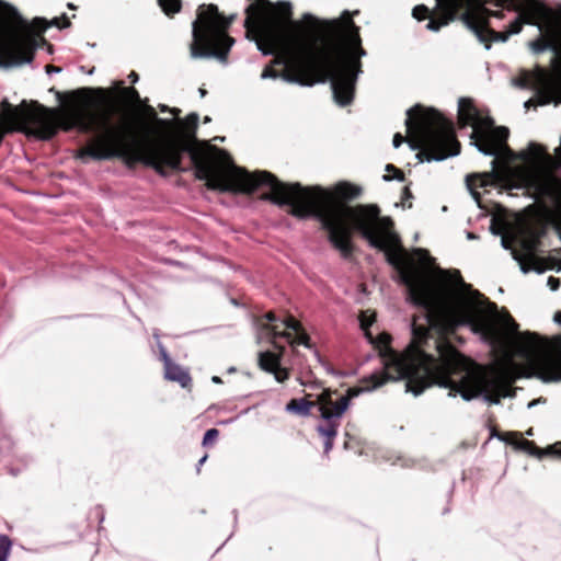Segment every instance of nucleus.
<instances>
[{
  "instance_id": "21",
  "label": "nucleus",
  "mask_w": 561,
  "mask_h": 561,
  "mask_svg": "<svg viewBox=\"0 0 561 561\" xmlns=\"http://www.w3.org/2000/svg\"><path fill=\"white\" fill-rule=\"evenodd\" d=\"M472 32L480 42L485 44L486 49H490L492 42H506L511 36L507 31L497 32L492 30L485 21L474 24L472 26Z\"/></svg>"
},
{
  "instance_id": "18",
  "label": "nucleus",
  "mask_w": 561,
  "mask_h": 561,
  "mask_svg": "<svg viewBox=\"0 0 561 561\" xmlns=\"http://www.w3.org/2000/svg\"><path fill=\"white\" fill-rule=\"evenodd\" d=\"M543 233V230L529 229L522 237L519 245L523 251V257L517 255V253L514 254V257L519 261L523 272L527 273L530 270L529 266H526L524 261L534 263L537 260L536 252L541 245V238Z\"/></svg>"
},
{
  "instance_id": "12",
  "label": "nucleus",
  "mask_w": 561,
  "mask_h": 561,
  "mask_svg": "<svg viewBox=\"0 0 561 561\" xmlns=\"http://www.w3.org/2000/svg\"><path fill=\"white\" fill-rule=\"evenodd\" d=\"M554 71L550 72L537 66L533 71L520 75L519 85L537 92L538 104H561V59H554Z\"/></svg>"
},
{
  "instance_id": "47",
  "label": "nucleus",
  "mask_w": 561,
  "mask_h": 561,
  "mask_svg": "<svg viewBox=\"0 0 561 561\" xmlns=\"http://www.w3.org/2000/svg\"><path fill=\"white\" fill-rule=\"evenodd\" d=\"M554 228L561 239V216L556 220Z\"/></svg>"
},
{
  "instance_id": "10",
  "label": "nucleus",
  "mask_w": 561,
  "mask_h": 561,
  "mask_svg": "<svg viewBox=\"0 0 561 561\" xmlns=\"http://www.w3.org/2000/svg\"><path fill=\"white\" fill-rule=\"evenodd\" d=\"M236 15L226 16L216 4H201L196 19L192 23L191 55L194 58L215 57L226 61L234 44V38L228 34Z\"/></svg>"
},
{
  "instance_id": "29",
  "label": "nucleus",
  "mask_w": 561,
  "mask_h": 561,
  "mask_svg": "<svg viewBox=\"0 0 561 561\" xmlns=\"http://www.w3.org/2000/svg\"><path fill=\"white\" fill-rule=\"evenodd\" d=\"M12 541L7 535H0V561H8Z\"/></svg>"
},
{
  "instance_id": "51",
  "label": "nucleus",
  "mask_w": 561,
  "mask_h": 561,
  "mask_svg": "<svg viewBox=\"0 0 561 561\" xmlns=\"http://www.w3.org/2000/svg\"><path fill=\"white\" fill-rule=\"evenodd\" d=\"M159 110L161 112H170V107L168 105H164V104H160L159 105Z\"/></svg>"
},
{
  "instance_id": "41",
  "label": "nucleus",
  "mask_w": 561,
  "mask_h": 561,
  "mask_svg": "<svg viewBox=\"0 0 561 561\" xmlns=\"http://www.w3.org/2000/svg\"><path fill=\"white\" fill-rule=\"evenodd\" d=\"M491 437H497L501 440H506L505 434L499 432L496 425H490Z\"/></svg>"
},
{
  "instance_id": "56",
  "label": "nucleus",
  "mask_w": 561,
  "mask_h": 561,
  "mask_svg": "<svg viewBox=\"0 0 561 561\" xmlns=\"http://www.w3.org/2000/svg\"><path fill=\"white\" fill-rule=\"evenodd\" d=\"M209 121H210V118L208 116H206L205 119H204L205 123H207Z\"/></svg>"
},
{
  "instance_id": "25",
  "label": "nucleus",
  "mask_w": 561,
  "mask_h": 561,
  "mask_svg": "<svg viewBox=\"0 0 561 561\" xmlns=\"http://www.w3.org/2000/svg\"><path fill=\"white\" fill-rule=\"evenodd\" d=\"M310 397L311 394H307L305 398L301 399H291L286 404V411L294 414L308 416L313 407H319L318 398L316 399V401H312L309 399Z\"/></svg>"
},
{
  "instance_id": "53",
  "label": "nucleus",
  "mask_w": 561,
  "mask_h": 561,
  "mask_svg": "<svg viewBox=\"0 0 561 561\" xmlns=\"http://www.w3.org/2000/svg\"><path fill=\"white\" fill-rule=\"evenodd\" d=\"M201 96H205L207 91L203 88L199 89Z\"/></svg>"
},
{
  "instance_id": "22",
  "label": "nucleus",
  "mask_w": 561,
  "mask_h": 561,
  "mask_svg": "<svg viewBox=\"0 0 561 561\" xmlns=\"http://www.w3.org/2000/svg\"><path fill=\"white\" fill-rule=\"evenodd\" d=\"M479 110L477 108L472 99L469 98H460L458 102V125L460 128L471 125L474 121H477V116L479 115Z\"/></svg>"
},
{
  "instance_id": "38",
  "label": "nucleus",
  "mask_w": 561,
  "mask_h": 561,
  "mask_svg": "<svg viewBox=\"0 0 561 561\" xmlns=\"http://www.w3.org/2000/svg\"><path fill=\"white\" fill-rule=\"evenodd\" d=\"M548 455H554L561 457V442L550 445L545 450Z\"/></svg>"
},
{
  "instance_id": "11",
  "label": "nucleus",
  "mask_w": 561,
  "mask_h": 561,
  "mask_svg": "<svg viewBox=\"0 0 561 561\" xmlns=\"http://www.w3.org/2000/svg\"><path fill=\"white\" fill-rule=\"evenodd\" d=\"M362 392L360 388H348L346 394L333 399L337 396L336 390L323 389L318 396L319 411L322 423L317 426L319 435L325 438L324 454H329L333 448L334 439L341 424V417L348 409L351 400Z\"/></svg>"
},
{
  "instance_id": "17",
  "label": "nucleus",
  "mask_w": 561,
  "mask_h": 561,
  "mask_svg": "<svg viewBox=\"0 0 561 561\" xmlns=\"http://www.w3.org/2000/svg\"><path fill=\"white\" fill-rule=\"evenodd\" d=\"M437 11L428 18L426 28L433 32L439 31L443 26L454 21L462 9L465 0H436Z\"/></svg>"
},
{
  "instance_id": "48",
  "label": "nucleus",
  "mask_w": 561,
  "mask_h": 561,
  "mask_svg": "<svg viewBox=\"0 0 561 561\" xmlns=\"http://www.w3.org/2000/svg\"><path fill=\"white\" fill-rule=\"evenodd\" d=\"M128 78L130 79V81H131L133 83L137 82V81H138V79H139L138 73H137V72H135V71H131V72L129 73Z\"/></svg>"
},
{
  "instance_id": "26",
  "label": "nucleus",
  "mask_w": 561,
  "mask_h": 561,
  "mask_svg": "<svg viewBox=\"0 0 561 561\" xmlns=\"http://www.w3.org/2000/svg\"><path fill=\"white\" fill-rule=\"evenodd\" d=\"M158 3L168 16L179 13L182 8L181 0H158Z\"/></svg>"
},
{
  "instance_id": "20",
  "label": "nucleus",
  "mask_w": 561,
  "mask_h": 561,
  "mask_svg": "<svg viewBox=\"0 0 561 561\" xmlns=\"http://www.w3.org/2000/svg\"><path fill=\"white\" fill-rule=\"evenodd\" d=\"M160 357L163 362L165 379L179 382L182 388H190L192 385L190 374L183 367L173 363L163 347L161 348Z\"/></svg>"
},
{
  "instance_id": "1",
  "label": "nucleus",
  "mask_w": 561,
  "mask_h": 561,
  "mask_svg": "<svg viewBox=\"0 0 561 561\" xmlns=\"http://www.w3.org/2000/svg\"><path fill=\"white\" fill-rule=\"evenodd\" d=\"M322 46L302 34V23L293 20L289 1L257 0L245 9L247 38L254 41L263 55L274 58L262 71V79H278L304 87L331 82L334 101L341 106L354 100L362 46L359 27L351 13L323 23Z\"/></svg>"
},
{
  "instance_id": "15",
  "label": "nucleus",
  "mask_w": 561,
  "mask_h": 561,
  "mask_svg": "<svg viewBox=\"0 0 561 561\" xmlns=\"http://www.w3.org/2000/svg\"><path fill=\"white\" fill-rule=\"evenodd\" d=\"M541 25L542 28L539 30L542 32V35L530 43L533 50L535 53H542L551 49L556 53V56H559L561 44H559L560 21L558 12L556 11V15L552 18L542 19Z\"/></svg>"
},
{
  "instance_id": "7",
  "label": "nucleus",
  "mask_w": 561,
  "mask_h": 561,
  "mask_svg": "<svg viewBox=\"0 0 561 561\" xmlns=\"http://www.w3.org/2000/svg\"><path fill=\"white\" fill-rule=\"evenodd\" d=\"M496 324L503 341L496 342L481 335L493 346L507 348L515 344L519 354L527 359L529 376H535L543 382L561 381V333L552 337L542 336L537 332H518V323L511 313L496 307Z\"/></svg>"
},
{
  "instance_id": "40",
  "label": "nucleus",
  "mask_w": 561,
  "mask_h": 561,
  "mask_svg": "<svg viewBox=\"0 0 561 561\" xmlns=\"http://www.w3.org/2000/svg\"><path fill=\"white\" fill-rule=\"evenodd\" d=\"M560 284H561V282H560V278H558V277L550 276L548 278V286L550 287L551 290L559 289Z\"/></svg>"
},
{
  "instance_id": "6",
  "label": "nucleus",
  "mask_w": 561,
  "mask_h": 561,
  "mask_svg": "<svg viewBox=\"0 0 561 561\" xmlns=\"http://www.w3.org/2000/svg\"><path fill=\"white\" fill-rule=\"evenodd\" d=\"M405 121L408 136L397 133L392 144L399 148L408 142L412 150H417L416 158L423 162L442 161L460 153L453 121L446 118L433 107L416 104L408 111Z\"/></svg>"
},
{
  "instance_id": "8",
  "label": "nucleus",
  "mask_w": 561,
  "mask_h": 561,
  "mask_svg": "<svg viewBox=\"0 0 561 561\" xmlns=\"http://www.w3.org/2000/svg\"><path fill=\"white\" fill-rule=\"evenodd\" d=\"M494 157L491 171L467 175V186L476 199L480 198L477 190L488 186L538 188L541 185L539 171L550 167L553 161L545 147L538 144H530L528 151L517 154L526 165L512 167L507 161L500 162L497 156Z\"/></svg>"
},
{
  "instance_id": "54",
  "label": "nucleus",
  "mask_w": 561,
  "mask_h": 561,
  "mask_svg": "<svg viewBox=\"0 0 561 561\" xmlns=\"http://www.w3.org/2000/svg\"><path fill=\"white\" fill-rule=\"evenodd\" d=\"M456 274H457V276H458L459 280H460V282H463V280H462V277H461V275H460V272H459V271H456Z\"/></svg>"
},
{
  "instance_id": "23",
  "label": "nucleus",
  "mask_w": 561,
  "mask_h": 561,
  "mask_svg": "<svg viewBox=\"0 0 561 561\" xmlns=\"http://www.w3.org/2000/svg\"><path fill=\"white\" fill-rule=\"evenodd\" d=\"M505 16L503 10H490L481 5L476 13H466L463 19L468 26L472 30L474 24L485 21L489 22L490 18L503 19ZM490 25V23H488Z\"/></svg>"
},
{
  "instance_id": "9",
  "label": "nucleus",
  "mask_w": 561,
  "mask_h": 561,
  "mask_svg": "<svg viewBox=\"0 0 561 561\" xmlns=\"http://www.w3.org/2000/svg\"><path fill=\"white\" fill-rule=\"evenodd\" d=\"M50 24L35 18L31 25L18 11L0 1V66H21L33 61L39 45H49L42 36Z\"/></svg>"
},
{
  "instance_id": "31",
  "label": "nucleus",
  "mask_w": 561,
  "mask_h": 561,
  "mask_svg": "<svg viewBox=\"0 0 561 561\" xmlns=\"http://www.w3.org/2000/svg\"><path fill=\"white\" fill-rule=\"evenodd\" d=\"M412 15L417 21H424L428 19L432 15V13L425 4H417L413 8Z\"/></svg>"
},
{
  "instance_id": "49",
  "label": "nucleus",
  "mask_w": 561,
  "mask_h": 561,
  "mask_svg": "<svg viewBox=\"0 0 561 561\" xmlns=\"http://www.w3.org/2000/svg\"><path fill=\"white\" fill-rule=\"evenodd\" d=\"M553 320H554L559 325H561V311H557V312L554 313Z\"/></svg>"
},
{
  "instance_id": "45",
  "label": "nucleus",
  "mask_w": 561,
  "mask_h": 561,
  "mask_svg": "<svg viewBox=\"0 0 561 561\" xmlns=\"http://www.w3.org/2000/svg\"><path fill=\"white\" fill-rule=\"evenodd\" d=\"M207 458H208V455H207V454H205V455H204V456L198 460L197 468H196L197 473H199V472H201V467L206 462Z\"/></svg>"
},
{
  "instance_id": "46",
  "label": "nucleus",
  "mask_w": 561,
  "mask_h": 561,
  "mask_svg": "<svg viewBox=\"0 0 561 561\" xmlns=\"http://www.w3.org/2000/svg\"><path fill=\"white\" fill-rule=\"evenodd\" d=\"M60 70H61V69H60L59 67L54 66V65H47V66H46V71H47L48 73H50V72H59Z\"/></svg>"
},
{
  "instance_id": "39",
  "label": "nucleus",
  "mask_w": 561,
  "mask_h": 561,
  "mask_svg": "<svg viewBox=\"0 0 561 561\" xmlns=\"http://www.w3.org/2000/svg\"><path fill=\"white\" fill-rule=\"evenodd\" d=\"M413 198V194L410 190V186L409 185H405L402 190V204L405 205L410 199Z\"/></svg>"
},
{
  "instance_id": "37",
  "label": "nucleus",
  "mask_w": 561,
  "mask_h": 561,
  "mask_svg": "<svg viewBox=\"0 0 561 561\" xmlns=\"http://www.w3.org/2000/svg\"><path fill=\"white\" fill-rule=\"evenodd\" d=\"M304 23L307 24L308 27L314 28L320 24V21L314 18L312 14L306 13L302 18Z\"/></svg>"
},
{
  "instance_id": "27",
  "label": "nucleus",
  "mask_w": 561,
  "mask_h": 561,
  "mask_svg": "<svg viewBox=\"0 0 561 561\" xmlns=\"http://www.w3.org/2000/svg\"><path fill=\"white\" fill-rule=\"evenodd\" d=\"M359 321L360 328L364 331L366 339L369 341L370 344H374V340L376 339V336L373 335L370 327L375 322V316H373L371 318H366V316L362 313Z\"/></svg>"
},
{
  "instance_id": "2",
  "label": "nucleus",
  "mask_w": 561,
  "mask_h": 561,
  "mask_svg": "<svg viewBox=\"0 0 561 561\" xmlns=\"http://www.w3.org/2000/svg\"><path fill=\"white\" fill-rule=\"evenodd\" d=\"M259 187L268 186L270 192L260 196L279 207L288 206L287 214L297 219L316 218L327 231L331 245L350 259L354 251V232L368 241L369 245L385 252L387 262L399 273L402 284H408L415 293L420 288L413 270L403 266V261L413 265L415 256L421 265L433 262L428 250L416 248L410 254L402 245L400 236L394 230V221L389 216H380L376 204L350 206L362 194V188L348 182H341L332 190L320 185L304 186L299 182L285 183L268 171L259 175Z\"/></svg>"
},
{
  "instance_id": "24",
  "label": "nucleus",
  "mask_w": 561,
  "mask_h": 561,
  "mask_svg": "<svg viewBox=\"0 0 561 561\" xmlns=\"http://www.w3.org/2000/svg\"><path fill=\"white\" fill-rule=\"evenodd\" d=\"M273 344L279 350L278 353L265 351L259 354L260 368L270 374L280 364L282 355L285 350L284 346H278L275 340H273Z\"/></svg>"
},
{
  "instance_id": "34",
  "label": "nucleus",
  "mask_w": 561,
  "mask_h": 561,
  "mask_svg": "<svg viewBox=\"0 0 561 561\" xmlns=\"http://www.w3.org/2000/svg\"><path fill=\"white\" fill-rule=\"evenodd\" d=\"M522 447L529 451L533 455H539L541 453L540 448L533 440L523 439L520 442Z\"/></svg>"
},
{
  "instance_id": "30",
  "label": "nucleus",
  "mask_w": 561,
  "mask_h": 561,
  "mask_svg": "<svg viewBox=\"0 0 561 561\" xmlns=\"http://www.w3.org/2000/svg\"><path fill=\"white\" fill-rule=\"evenodd\" d=\"M154 124L158 127H160V128H162L164 130L170 131V134L168 136L176 133V130H178L176 118L175 119H165V118L158 117L157 121L154 122Z\"/></svg>"
},
{
  "instance_id": "28",
  "label": "nucleus",
  "mask_w": 561,
  "mask_h": 561,
  "mask_svg": "<svg viewBox=\"0 0 561 561\" xmlns=\"http://www.w3.org/2000/svg\"><path fill=\"white\" fill-rule=\"evenodd\" d=\"M386 171L388 172V174H385L383 175V180L385 181H391V180H398L400 182H403L405 181V174L404 172L397 168L396 165L389 163L386 165Z\"/></svg>"
},
{
  "instance_id": "33",
  "label": "nucleus",
  "mask_w": 561,
  "mask_h": 561,
  "mask_svg": "<svg viewBox=\"0 0 561 561\" xmlns=\"http://www.w3.org/2000/svg\"><path fill=\"white\" fill-rule=\"evenodd\" d=\"M271 374L274 375L275 379L278 382H284L285 380H287L289 378V375H290L289 369L282 367L280 364Z\"/></svg>"
},
{
  "instance_id": "4",
  "label": "nucleus",
  "mask_w": 561,
  "mask_h": 561,
  "mask_svg": "<svg viewBox=\"0 0 561 561\" xmlns=\"http://www.w3.org/2000/svg\"><path fill=\"white\" fill-rule=\"evenodd\" d=\"M403 266L410 268V263L403 261ZM419 291L408 288L409 300L416 307L422 308L421 317H413L411 330L412 339L404 354L400 355L391 347L392 337L389 333L382 332L374 340V348L378 351L381 358L382 371L373 374L367 381L371 385L367 389H376L388 381L405 379L407 391L414 396L421 394L425 389L433 386V379L439 367V357L427 354L423 350L431 337V329L446 324L451 329L459 325H469L474 333L484 335L496 342L503 341V334L496 324V304L490 301L479 291L476 295L482 299L474 302L465 297H458L457 304H451L438 291L424 271L416 265L413 256V265Z\"/></svg>"
},
{
  "instance_id": "16",
  "label": "nucleus",
  "mask_w": 561,
  "mask_h": 561,
  "mask_svg": "<svg viewBox=\"0 0 561 561\" xmlns=\"http://www.w3.org/2000/svg\"><path fill=\"white\" fill-rule=\"evenodd\" d=\"M282 325L284 327L283 330H280V325L268 324L273 340H276L277 337H285L293 346L305 345L310 347V336L297 319L289 314L283 321Z\"/></svg>"
},
{
  "instance_id": "55",
  "label": "nucleus",
  "mask_w": 561,
  "mask_h": 561,
  "mask_svg": "<svg viewBox=\"0 0 561 561\" xmlns=\"http://www.w3.org/2000/svg\"><path fill=\"white\" fill-rule=\"evenodd\" d=\"M69 9H76V7L72 3H68Z\"/></svg>"
},
{
  "instance_id": "5",
  "label": "nucleus",
  "mask_w": 561,
  "mask_h": 561,
  "mask_svg": "<svg viewBox=\"0 0 561 561\" xmlns=\"http://www.w3.org/2000/svg\"><path fill=\"white\" fill-rule=\"evenodd\" d=\"M435 344L439 367L433 385L449 389V396L459 394L466 401L483 396L491 404H499L502 398L515 396L513 383L518 375L511 357L504 365L485 368L470 362L444 336L436 339Z\"/></svg>"
},
{
  "instance_id": "32",
  "label": "nucleus",
  "mask_w": 561,
  "mask_h": 561,
  "mask_svg": "<svg viewBox=\"0 0 561 561\" xmlns=\"http://www.w3.org/2000/svg\"><path fill=\"white\" fill-rule=\"evenodd\" d=\"M219 436V431L217 428H209L208 431H206L204 437H203V442H202V445L204 447H210L215 444V442L217 440Z\"/></svg>"
},
{
  "instance_id": "50",
  "label": "nucleus",
  "mask_w": 561,
  "mask_h": 561,
  "mask_svg": "<svg viewBox=\"0 0 561 561\" xmlns=\"http://www.w3.org/2000/svg\"><path fill=\"white\" fill-rule=\"evenodd\" d=\"M170 113H172L175 116V118H179L181 110L176 108V107H172V108H170Z\"/></svg>"
},
{
  "instance_id": "3",
  "label": "nucleus",
  "mask_w": 561,
  "mask_h": 561,
  "mask_svg": "<svg viewBox=\"0 0 561 561\" xmlns=\"http://www.w3.org/2000/svg\"><path fill=\"white\" fill-rule=\"evenodd\" d=\"M197 113H190L184 119L176 118V133L160 140L139 141L128 125L114 124L105 115L99 125L103 133L88 147L78 150L80 159L96 161L122 159L133 168L137 163L165 176L169 171L183 172L184 153H188L195 176L206 181L207 188L222 193L252 194L259 188L261 171L250 173L234 164L230 153L206 140L196 137ZM98 127L96 121L81 119L83 130Z\"/></svg>"
},
{
  "instance_id": "19",
  "label": "nucleus",
  "mask_w": 561,
  "mask_h": 561,
  "mask_svg": "<svg viewBox=\"0 0 561 561\" xmlns=\"http://www.w3.org/2000/svg\"><path fill=\"white\" fill-rule=\"evenodd\" d=\"M115 84H116V88L110 89V90H114V95L112 98H110L107 102L106 101L102 102L100 99H93L94 106L95 105L106 106V108L99 111L98 113L108 112V113H111V116L113 117V111H111L110 107L112 108L117 96H119L121 99H123L124 101L129 102V103L140 102V94L134 87H124L123 81H117Z\"/></svg>"
},
{
  "instance_id": "44",
  "label": "nucleus",
  "mask_w": 561,
  "mask_h": 561,
  "mask_svg": "<svg viewBox=\"0 0 561 561\" xmlns=\"http://www.w3.org/2000/svg\"><path fill=\"white\" fill-rule=\"evenodd\" d=\"M537 105H539L537 96L535 99H529L528 101L525 102V107L526 108H529L530 106L536 107Z\"/></svg>"
},
{
  "instance_id": "35",
  "label": "nucleus",
  "mask_w": 561,
  "mask_h": 561,
  "mask_svg": "<svg viewBox=\"0 0 561 561\" xmlns=\"http://www.w3.org/2000/svg\"><path fill=\"white\" fill-rule=\"evenodd\" d=\"M50 24L59 28H67L71 25V22L69 18L64 13L61 16L55 18Z\"/></svg>"
},
{
  "instance_id": "14",
  "label": "nucleus",
  "mask_w": 561,
  "mask_h": 561,
  "mask_svg": "<svg viewBox=\"0 0 561 561\" xmlns=\"http://www.w3.org/2000/svg\"><path fill=\"white\" fill-rule=\"evenodd\" d=\"M470 126L473 127L471 138L474 145L482 153L486 156H499V152L505 150L508 154L514 156L507 146L510 130L504 126H495L494 121L490 116H482L480 113Z\"/></svg>"
},
{
  "instance_id": "36",
  "label": "nucleus",
  "mask_w": 561,
  "mask_h": 561,
  "mask_svg": "<svg viewBox=\"0 0 561 561\" xmlns=\"http://www.w3.org/2000/svg\"><path fill=\"white\" fill-rule=\"evenodd\" d=\"M263 318L267 321L266 323H262V328L267 331V333L271 335V329L268 328V324L271 325H277L275 323L276 316L273 311L266 312Z\"/></svg>"
},
{
  "instance_id": "43",
  "label": "nucleus",
  "mask_w": 561,
  "mask_h": 561,
  "mask_svg": "<svg viewBox=\"0 0 561 561\" xmlns=\"http://www.w3.org/2000/svg\"><path fill=\"white\" fill-rule=\"evenodd\" d=\"M556 11L558 12V19L560 21V33H559V43H560L561 42V5ZM553 59L560 60L561 59V51L559 53V56H556ZM552 62L554 64V60H552Z\"/></svg>"
},
{
  "instance_id": "42",
  "label": "nucleus",
  "mask_w": 561,
  "mask_h": 561,
  "mask_svg": "<svg viewBox=\"0 0 561 561\" xmlns=\"http://www.w3.org/2000/svg\"><path fill=\"white\" fill-rule=\"evenodd\" d=\"M145 111H146V114L148 115V117H149L150 119H152L153 122H156V121H157L158 115H157V113H156V110H154L151 105H147V106H146V108H145Z\"/></svg>"
},
{
  "instance_id": "52",
  "label": "nucleus",
  "mask_w": 561,
  "mask_h": 561,
  "mask_svg": "<svg viewBox=\"0 0 561 561\" xmlns=\"http://www.w3.org/2000/svg\"><path fill=\"white\" fill-rule=\"evenodd\" d=\"M211 380H213V382H215V383H221V382H222L221 378H220V377H218V376H214V377L211 378Z\"/></svg>"
},
{
  "instance_id": "13",
  "label": "nucleus",
  "mask_w": 561,
  "mask_h": 561,
  "mask_svg": "<svg viewBox=\"0 0 561 561\" xmlns=\"http://www.w3.org/2000/svg\"><path fill=\"white\" fill-rule=\"evenodd\" d=\"M485 2H492L496 7L518 12V15L506 30L510 35L520 33L524 24L542 28L541 20L556 15L552 8L539 0H485Z\"/></svg>"
}]
</instances>
